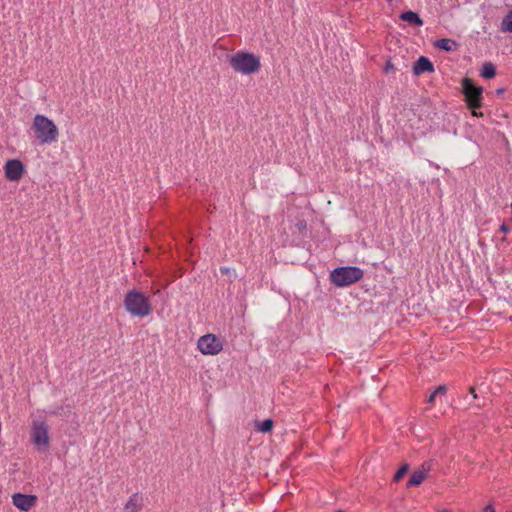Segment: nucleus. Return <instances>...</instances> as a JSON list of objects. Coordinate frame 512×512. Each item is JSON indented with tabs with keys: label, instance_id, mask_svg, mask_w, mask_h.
<instances>
[{
	"label": "nucleus",
	"instance_id": "1",
	"mask_svg": "<svg viewBox=\"0 0 512 512\" xmlns=\"http://www.w3.org/2000/svg\"><path fill=\"white\" fill-rule=\"evenodd\" d=\"M31 130L35 141L40 145H50L58 141L59 129L54 121L45 115L34 116Z\"/></svg>",
	"mask_w": 512,
	"mask_h": 512
},
{
	"label": "nucleus",
	"instance_id": "2",
	"mask_svg": "<svg viewBox=\"0 0 512 512\" xmlns=\"http://www.w3.org/2000/svg\"><path fill=\"white\" fill-rule=\"evenodd\" d=\"M230 67L234 72L250 76L257 74L261 69L260 56L246 50H238L229 57Z\"/></svg>",
	"mask_w": 512,
	"mask_h": 512
},
{
	"label": "nucleus",
	"instance_id": "3",
	"mask_svg": "<svg viewBox=\"0 0 512 512\" xmlns=\"http://www.w3.org/2000/svg\"><path fill=\"white\" fill-rule=\"evenodd\" d=\"M124 306L125 309L135 317H146L152 310L149 299L143 293L135 289L126 293Z\"/></svg>",
	"mask_w": 512,
	"mask_h": 512
},
{
	"label": "nucleus",
	"instance_id": "4",
	"mask_svg": "<svg viewBox=\"0 0 512 512\" xmlns=\"http://www.w3.org/2000/svg\"><path fill=\"white\" fill-rule=\"evenodd\" d=\"M364 272L356 266H343L335 268L330 274L331 282L337 287L354 284L363 278Z\"/></svg>",
	"mask_w": 512,
	"mask_h": 512
},
{
	"label": "nucleus",
	"instance_id": "5",
	"mask_svg": "<svg viewBox=\"0 0 512 512\" xmlns=\"http://www.w3.org/2000/svg\"><path fill=\"white\" fill-rule=\"evenodd\" d=\"M30 437L38 451H45L50 444L49 427L42 419H34L31 423Z\"/></svg>",
	"mask_w": 512,
	"mask_h": 512
},
{
	"label": "nucleus",
	"instance_id": "6",
	"mask_svg": "<svg viewBox=\"0 0 512 512\" xmlns=\"http://www.w3.org/2000/svg\"><path fill=\"white\" fill-rule=\"evenodd\" d=\"M197 348L203 355L215 356L223 350V341L214 334H205L197 341Z\"/></svg>",
	"mask_w": 512,
	"mask_h": 512
},
{
	"label": "nucleus",
	"instance_id": "7",
	"mask_svg": "<svg viewBox=\"0 0 512 512\" xmlns=\"http://www.w3.org/2000/svg\"><path fill=\"white\" fill-rule=\"evenodd\" d=\"M463 92L466 97L468 106L472 109L474 116H478L476 109L481 106L482 87L475 86L472 80L465 78L462 82Z\"/></svg>",
	"mask_w": 512,
	"mask_h": 512
},
{
	"label": "nucleus",
	"instance_id": "8",
	"mask_svg": "<svg viewBox=\"0 0 512 512\" xmlns=\"http://www.w3.org/2000/svg\"><path fill=\"white\" fill-rule=\"evenodd\" d=\"M3 168L5 178L10 182H19L25 172V167L19 159L7 160Z\"/></svg>",
	"mask_w": 512,
	"mask_h": 512
},
{
	"label": "nucleus",
	"instance_id": "9",
	"mask_svg": "<svg viewBox=\"0 0 512 512\" xmlns=\"http://www.w3.org/2000/svg\"><path fill=\"white\" fill-rule=\"evenodd\" d=\"M13 505L20 511L27 512L32 509L37 502L35 495H28L22 493H14L11 497Z\"/></svg>",
	"mask_w": 512,
	"mask_h": 512
},
{
	"label": "nucleus",
	"instance_id": "10",
	"mask_svg": "<svg viewBox=\"0 0 512 512\" xmlns=\"http://www.w3.org/2000/svg\"><path fill=\"white\" fill-rule=\"evenodd\" d=\"M144 496L139 493L132 494L124 504L123 512H140L143 508Z\"/></svg>",
	"mask_w": 512,
	"mask_h": 512
},
{
	"label": "nucleus",
	"instance_id": "11",
	"mask_svg": "<svg viewBox=\"0 0 512 512\" xmlns=\"http://www.w3.org/2000/svg\"><path fill=\"white\" fill-rule=\"evenodd\" d=\"M433 71H434V66H433L432 62L424 56H421L413 65V73L415 75H420L425 72H433Z\"/></svg>",
	"mask_w": 512,
	"mask_h": 512
},
{
	"label": "nucleus",
	"instance_id": "12",
	"mask_svg": "<svg viewBox=\"0 0 512 512\" xmlns=\"http://www.w3.org/2000/svg\"><path fill=\"white\" fill-rule=\"evenodd\" d=\"M429 472V466L422 465V467L416 471L413 472L411 475L409 481L407 482V486H418L420 485L425 478L427 477Z\"/></svg>",
	"mask_w": 512,
	"mask_h": 512
},
{
	"label": "nucleus",
	"instance_id": "13",
	"mask_svg": "<svg viewBox=\"0 0 512 512\" xmlns=\"http://www.w3.org/2000/svg\"><path fill=\"white\" fill-rule=\"evenodd\" d=\"M400 18L403 21L409 22V23H411L413 25H416V26H422L423 25V21L420 18V16L417 13L413 12V11H406V12L402 13L400 15Z\"/></svg>",
	"mask_w": 512,
	"mask_h": 512
},
{
	"label": "nucleus",
	"instance_id": "14",
	"mask_svg": "<svg viewBox=\"0 0 512 512\" xmlns=\"http://www.w3.org/2000/svg\"><path fill=\"white\" fill-rule=\"evenodd\" d=\"M435 46L441 50H444V51H447V52H450V51H453L457 48V43L452 40V39H448V38H444V39H439L435 42Z\"/></svg>",
	"mask_w": 512,
	"mask_h": 512
},
{
	"label": "nucleus",
	"instance_id": "15",
	"mask_svg": "<svg viewBox=\"0 0 512 512\" xmlns=\"http://www.w3.org/2000/svg\"><path fill=\"white\" fill-rule=\"evenodd\" d=\"M496 69L495 66L491 62L485 63L482 68L480 75L485 79H491L495 76Z\"/></svg>",
	"mask_w": 512,
	"mask_h": 512
},
{
	"label": "nucleus",
	"instance_id": "16",
	"mask_svg": "<svg viewBox=\"0 0 512 512\" xmlns=\"http://www.w3.org/2000/svg\"><path fill=\"white\" fill-rule=\"evenodd\" d=\"M257 430L262 433L270 432L273 428V421L270 419H265L256 424Z\"/></svg>",
	"mask_w": 512,
	"mask_h": 512
},
{
	"label": "nucleus",
	"instance_id": "17",
	"mask_svg": "<svg viewBox=\"0 0 512 512\" xmlns=\"http://www.w3.org/2000/svg\"><path fill=\"white\" fill-rule=\"evenodd\" d=\"M501 30L504 32H512V10L503 18Z\"/></svg>",
	"mask_w": 512,
	"mask_h": 512
},
{
	"label": "nucleus",
	"instance_id": "18",
	"mask_svg": "<svg viewBox=\"0 0 512 512\" xmlns=\"http://www.w3.org/2000/svg\"><path fill=\"white\" fill-rule=\"evenodd\" d=\"M408 471V465H402L394 475V480L399 481Z\"/></svg>",
	"mask_w": 512,
	"mask_h": 512
},
{
	"label": "nucleus",
	"instance_id": "19",
	"mask_svg": "<svg viewBox=\"0 0 512 512\" xmlns=\"http://www.w3.org/2000/svg\"><path fill=\"white\" fill-rule=\"evenodd\" d=\"M434 392L437 394V396H438V395H445V394H446V392H447V388H446V386H444V385H440V386H438V387L434 390Z\"/></svg>",
	"mask_w": 512,
	"mask_h": 512
},
{
	"label": "nucleus",
	"instance_id": "20",
	"mask_svg": "<svg viewBox=\"0 0 512 512\" xmlns=\"http://www.w3.org/2000/svg\"><path fill=\"white\" fill-rule=\"evenodd\" d=\"M384 70H385V72H386V73H388V72H390V71L394 70V66H393V64H392L390 61H388V62L386 63V65H385V67H384Z\"/></svg>",
	"mask_w": 512,
	"mask_h": 512
},
{
	"label": "nucleus",
	"instance_id": "21",
	"mask_svg": "<svg viewBox=\"0 0 512 512\" xmlns=\"http://www.w3.org/2000/svg\"><path fill=\"white\" fill-rule=\"evenodd\" d=\"M483 512H495V509L491 504H489L484 507Z\"/></svg>",
	"mask_w": 512,
	"mask_h": 512
},
{
	"label": "nucleus",
	"instance_id": "22",
	"mask_svg": "<svg viewBox=\"0 0 512 512\" xmlns=\"http://www.w3.org/2000/svg\"><path fill=\"white\" fill-rule=\"evenodd\" d=\"M436 397H437V394H436L435 392H433V393L430 395V397H429V399H428V402H429V403H433V402L435 401Z\"/></svg>",
	"mask_w": 512,
	"mask_h": 512
},
{
	"label": "nucleus",
	"instance_id": "23",
	"mask_svg": "<svg viewBox=\"0 0 512 512\" xmlns=\"http://www.w3.org/2000/svg\"><path fill=\"white\" fill-rule=\"evenodd\" d=\"M501 230H502L504 233H508V232H509V228H508L505 224H503V225L501 226Z\"/></svg>",
	"mask_w": 512,
	"mask_h": 512
},
{
	"label": "nucleus",
	"instance_id": "24",
	"mask_svg": "<svg viewBox=\"0 0 512 512\" xmlns=\"http://www.w3.org/2000/svg\"><path fill=\"white\" fill-rule=\"evenodd\" d=\"M503 91H504V90L501 88V89H498V90H497V93H498V94H500V93H502Z\"/></svg>",
	"mask_w": 512,
	"mask_h": 512
},
{
	"label": "nucleus",
	"instance_id": "25",
	"mask_svg": "<svg viewBox=\"0 0 512 512\" xmlns=\"http://www.w3.org/2000/svg\"><path fill=\"white\" fill-rule=\"evenodd\" d=\"M471 393L473 394V398H476V395L474 394V390L471 389Z\"/></svg>",
	"mask_w": 512,
	"mask_h": 512
},
{
	"label": "nucleus",
	"instance_id": "26",
	"mask_svg": "<svg viewBox=\"0 0 512 512\" xmlns=\"http://www.w3.org/2000/svg\"><path fill=\"white\" fill-rule=\"evenodd\" d=\"M440 512H450V511L447 509H443V510H440Z\"/></svg>",
	"mask_w": 512,
	"mask_h": 512
}]
</instances>
